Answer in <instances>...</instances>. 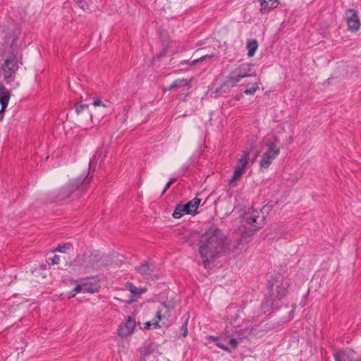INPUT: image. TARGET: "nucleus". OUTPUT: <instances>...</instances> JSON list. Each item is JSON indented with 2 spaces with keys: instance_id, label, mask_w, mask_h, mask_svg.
<instances>
[{
  "instance_id": "38",
  "label": "nucleus",
  "mask_w": 361,
  "mask_h": 361,
  "mask_svg": "<svg viewBox=\"0 0 361 361\" xmlns=\"http://www.w3.org/2000/svg\"><path fill=\"white\" fill-rule=\"evenodd\" d=\"M272 207V204H267L264 207V209H265L266 207Z\"/></svg>"
},
{
  "instance_id": "13",
  "label": "nucleus",
  "mask_w": 361,
  "mask_h": 361,
  "mask_svg": "<svg viewBox=\"0 0 361 361\" xmlns=\"http://www.w3.org/2000/svg\"><path fill=\"white\" fill-rule=\"evenodd\" d=\"M354 355L353 350L338 351L334 354V358L335 361H355Z\"/></svg>"
},
{
  "instance_id": "36",
  "label": "nucleus",
  "mask_w": 361,
  "mask_h": 361,
  "mask_svg": "<svg viewBox=\"0 0 361 361\" xmlns=\"http://www.w3.org/2000/svg\"><path fill=\"white\" fill-rule=\"evenodd\" d=\"M171 182L169 181L166 184V186H165V188L163 191V193H164L171 186Z\"/></svg>"
},
{
  "instance_id": "9",
  "label": "nucleus",
  "mask_w": 361,
  "mask_h": 361,
  "mask_svg": "<svg viewBox=\"0 0 361 361\" xmlns=\"http://www.w3.org/2000/svg\"><path fill=\"white\" fill-rule=\"evenodd\" d=\"M99 290V286L97 282H91L87 279L84 280L78 284L73 290L70 292L69 298H73L77 293H94Z\"/></svg>"
},
{
  "instance_id": "29",
  "label": "nucleus",
  "mask_w": 361,
  "mask_h": 361,
  "mask_svg": "<svg viewBox=\"0 0 361 361\" xmlns=\"http://www.w3.org/2000/svg\"><path fill=\"white\" fill-rule=\"evenodd\" d=\"M76 3L83 11L89 9V4L86 0H77Z\"/></svg>"
},
{
  "instance_id": "11",
  "label": "nucleus",
  "mask_w": 361,
  "mask_h": 361,
  "mask_svg": "<svg viewBox=\"0 0 361 361\" xmlns=\"http://www.w3.org/2000/svg\"><path fill=\"white\" fill-rule=\"evenodd\" d=\"M345 18L349 30L356 32L360 30L361 23L356 10L353 8L348 9L345 12Z\"/></svg>"
},
{
  "instance_id": "3",
  "label": "nucleus",
  "mask_w": 361,
  "mask_h": 361,
  "mask_svg": "<svg viewBox=\"0 0 361 361\" xmlns=\"http://www.w3.org/2000/svg\"><path fill=\"white\" fill-rule=\"evenodd\" d=\"M252 67L253 65L248 63H242L238 65L226 78L224 84L228 87H234L241 79L255 76L256 73L252 71Z\"/></svg>"
},
{
  "instance_id": "26",
  "label": "nucleus",
  "mask_w": 361,
  "mask_h": 361,
  "mask_svg": "<svg viewBox=\"0 0 361 361\" xmlns=\"http://www.w3.org/2000/svg\"><path fill=\"white\" fill-rule=\"evenodd\" d=\"M212 57H213V56L205 55V56H203L197 59H195L192 61L185 62V63L189 64L190 66H195V65L197 64L198 63L204 61L207 59L212 58Z\"/></svg>"
},
{
  "instance_id": "25",
  "label": "nucleus",
  "mask_w": 361,
  "mask_h": 361,
  "mask_svg": "<svg viewBox=\"0 0 361 361\" xmlns=\"http://www.w3.org/2000/svg\"><path fill=\"white\" fill-rule=\"evenodd\" d=\"M71 245L69 243L59 245L58 247L54 250V252L65 253L68 250L71 248Z\"/></svg>"
},
{
  "instance_id": "24",
  "label": "nucleus",
  "mask_w": 361,
  "mask_h": 361,
  "mask_svg": "<svg viewBox=\"0 0 361 361\" xmlns=\"http://www.w3.org/2000/svg\"><path fill=\"white\" fill-rule=\"evenodd\" d=\"M185 214H186V212L183 208V205L178 204L173 212L172 216L175 219H178L183 216Z\"/></svg>"
},
{
  "instance_id": "20",
  "label": "nucleus",
  "mask_w": 361,
  "mask_h": 361,
  "mask_svg": "<svg viewBox=\"0 0 361 361\" xmlns=\"http://www.w3.org/2000/svg\"><path fill=\"white\" fill-rule=\"evenodd\" d=\"M250 154V152L249 150L243 151L242 157L238 160L236 166L245 169L248 164Z\"/></svg>"
},
{
  "instance_id": "1",
  "label": "nucleus",
  "mask_w": 361,
  "mask_h": 361,
  "mask_svg": "<svg viewBox=\"0 0 361 361\" xmlns=\"http://www.w3.org/2000/svg\"><path fill=\"white\" fill-rule=\"evenodd\" d=\"M225 235L219 228H209L199 242V252L205 264L217 257L222 251Z\"/></svg>"
},
{
  "instance_id": "28",
  "label": "nucleus",
  "mask_w": 361,
  "mask_h": 361,
  "mask_svg": "<svg viewBox=\"0 0 361 361\" xmlns=\"http://www.w3.org/2000/svg\"><path fill=\"white\" fill-rule=\"evenodd\" d=\"M259 87H258V84L257 83H254L252 85V86L250 88H247L244 92L245 94H254L256 91L258 90Z\"/></svg>"
},
{
  "instance_id": "12",
  "label": "nucleus",
  "mask_w": 361,
  "mask_h": 361,
  "mask_svg": "<svg viewBox=\"0 0 361 361\" xmlns=\"http://www.w3.org/2000/svg\"><path fill=\"white\" fill-rule=\"evenodd\" d=\"M10 92L2 83H0V122L4 116L5 110L10 99Z\"/></svg>"
},
{
  "instance_id": "30",
  "label": "nucleus",
  "mask_w": 361,
  "mask_h": 361,
  "mask_svg": "<svg viewBox=\"0 0 361 361\" xmlns=\"http://www.w3.org/2000/svg\"><path fill=\"white\" fill-rule=\"evenodd\" d=\"M88 108V104H77L75 106V111L78 114L81 113L83 110Z\"/></svg>"
},
{
  "instance_id": "5",
  "label": "nucleus",
  "mask_w": 361,
  "mask_h": 361,
  "mask_svg": "<svg viewBox=\"0 0 361 361\" xmlns=\"http://www.w3.org/2000/svg\"><path fill=\"white\" fill-rule=\"evenodd\" d=\"M170 316L171 307L162 303L159 306L154 319L152 321H149L144 324V329L161 328L166 324Z\"/></svg>"
},
{
  "instance_id": "21",
  "label": "nucleus",
  "mask_w": 361,
  "mask_h": 361,
  "mask_svg": "<svg viewBox=\"0 0 361 361\" xmlns=\"http://www.w3.org/2000/svg\"><path fill=\"white\" fill-rule=\"evenodd\" d=\"M258 48V42L256 39L248 40L247 42V56L252 57L255 55Z\"/></svg>"
},
{
  "instance_id": "37",
  "label": "nucleus",
  "mask_w": 361,
  "mask_h": 361,
  "mask_svg": "<svg viewBox=\"0 0 361 361\" xmlns=\"http://www.w3.org/2000/svg\"><path fill=\"white\" fill-rule=\"evenodd\" d=\"M176 180V178L171 179L169 181L171 182V184H173Z\"/></svg>"
},
{
  "instance_id": "8",
  "label": "nucleus",
  "mask_w": 361,
  "mask_h": 361,
  "mask_svg": "<svg viewBox=\"0 0 361 361\" xmlns=\"http://www.w3.org/2000/svg\"><path fill=\"white\" fill-rule=\"evenodd\" d=\"M74 267H78V271H87L90 269H97L99 267L97 264V256L92 254H85L78 255L74 263Z\"/></svg>"
},
{
  "instance_id": "33",
  "label": "nucleus",
  "mask_w": 361,
  "mask_h": 361,
  "mask_svg": "<svg viewBox=\"0 0 361 361\" xmlns=\"http://www.w3.org/2000/svg\"><path fill=\"white\" fill-rule=\"evenodd\" d=\"M264 154H267L269 157H273V158H276L279 154H275V152L272 150L268 149L267 152L264 153Z\"/></svg>"
},
{
  "instance_id": "22",
  "label": "nucleus",
  "mask_w": 361,
  "mask_h": 361,
  "mask_svg": "<svg viewBox=\"0 0 361 361\" xmlns=\"http://www.w3.org/2000/svg\"><path fill=\"white\" fill-rule=\"evenodd\" d=\"M279 142V139L274 137L272 141L269 142L266 145V147H267V149L274 151L275 154H279L280 147L278 146Z\"/></svg>"
},
{
  "instance_id": "23",
  "label": "nucleus",
  "mask_w": 361,
  "mask_h": 361,
  "mask_svg": "<svg viewBox=\"0 0 361 361\" xmlns=\"http://www.w3.org/2000/svg\"><path fill=\"white\" fill-rule=\"evenodd\" d=\"M274 158L269 157L267 154H263L260 160L259 164L262 168L267 169L272 163Z\"/></svg>"
},
{
  "instance_id": "16",
  "label": "nucleus",
  "mask_w": 361,
  "mask_h": 361,
  "mask_svg": "<svg viewBox=\"0 0 361 361\" xmlns=\"http://www.w3.org/2000/svg\"><path fill=\"white\" fill-rule=\"evenodd\" d=\"M201 202V200L200 198H194L185 204L183 205L184 209H185L186 214H195L198 206Z\"/></svg>"
},
{
  "instance_id": "27",
  "label": "nucleus",
  "mask_w": 361,
  "mask_h": 361,
  "mask_svg": "<svg viewBox=\"0 0 361 361\" xmlns=\"http://www.w3.org/2000/svg\"><path fill=\"white\" fill-rule=\"evenodd\" d=\"M47 263L49 265L59 264L60 263V256L55 255L52 257H49Z\"/></svg>"
},
{
  "instance_id": "10",
  "label": "nucleus",
  "mask_w": 361,
  "mask_h": 361,
  "mask_svg": "<svg viewBox=\"0 0 361 361\" xmlns=\"http://www.w3.org/2000/svg\"><path fill=\"white\" fill-rule=\"evenodd\" d=\"M136 320L134 314L127 317L125 321L122 322L118 329V334L121 338H126L134 333L136 327Z\"/></svg>"
},
{
  "instance_id": "31",
  "label": "nucleus",
  "mask_w": 361,
  "mask_h": 361,
  "mask_svg": "<svg viewBox=\"0 0 361 361\" xmlns=\"http://www.w3.org/2000/svg\"><path fill=\"white\" fill-rule=\"evenodd\" d=\"M92 104H93L94 106H101L104 107V108L107 107V105H106L105 103H104V102H103L101 99H97L94 100V102H93Z\"/></svg>"
},
{
  "instance_id": "35",
  "label": "nucleus",
  "mask_w": 361,
  "mask_h": 361,
  "mask_svg": "<svg viewBox=\"0 0 361 361\" xmlns=\"http://www.w3.org/2000/svg\"><path fill=\"white\" fill-rule=\"evenodd\" d=\"M216 345L224 350H228V348L221 342L217 343Z\"/></svg>"
},
{
  "instance_id": "32",
  "label": "nucleus",
  "mask_w": 361,
  "mask_h": 361,
  "mask_svg": "<svg viewBox=\"0 0 361 361\" xmlns=\"http://www.w3.org/2000/svg\"><path fill=\"white\" fill-rule=\"evenodd\" d=\"M229 344L231 345L233 348H235L238 346V341L235 338H231L229 341Z\"/></svg>"
},
{
  "instance_id": "19",
  "label": "nucleus",
  "mask_w": 361,
  "mask_h": 361,
  "mask_svg": "<svg viewBox=\"0 0 361 361\" xmlns=\"http://www.w3.org/2000/svg\"><path fill=\"white\" fill-rule=\"evenodd\" d=\"M245 172V169L236 166L234 170L233 178L229 180V185L231 186H235V182L241 178Z\"/></svg>"
},
{
  "instance_id": "34",
  "label": "nucleus",
  "mask_w": 361,
  "mask_h": 361,
  "mask_svg": "<svg viewBox=\"0 0 361 361\" xmlns=\"http://www.w3.org/2000/svg\"><path fill=\"white\" fill-rule=\"evenodd\" d=\"M181 330L183 331V337H186L188 335V329H187L186 324L183 325L181 326Z\"/></svg>"
},
{
  "instance_id": "2",
  "label": "nucleus",
  "mask_w": 361,
  "mask_h": 361,
  "mask_svg": "<svg viewBox=\"0 0 361 361\" xmlns=\"http://www.w3.org/2000/svg\"><path fill=\"white\" fill-rule=\"evenodd\" d=\"M289 285V279L281 276H277L271 285V291L273 298L266 300L262 304L263 310L266 307H272L275 301L280 300L285 297Z\"/></svg>"
},
{
  "instance_id": "14",
  "label": "nucleus",
  "mask_w": 361,
  "mask_h": 361,
  "mask_svg": "<svg viewBox=\"0 0 361 361\" xmlns=\"http://www.w3.org/2000/svg\"><path fill=\"white\" fill-rule=\"evenodd\" d=\"M260 2L261 8L260 11L262 13H268L273 8L278 6L279 2L277 0H257Z\"/></svg>"
},
{
  "instance_id": "15",
  "label": "nucleus",
  "mask_w": 361,
  "mask_h": 361,
  "mask_svg": "<svg viewBox=\"0 0 361 361\" xmlns=\"http://www.w3.org/2000/svg\"><path fill=\"white\" fill-rule=\"evenodd\" d=\"M152 267V265L146 263V264H141L139 267H137L136 269L141 274L145 275L147 280H149V279L153 280L154 278L156 276V275L152 274L153 269Z\"/></svg>"
},
{
  "instance_id": "7",
  "label": "nucleus",
  "mask_w": 361,
  "mask_h": 361,
  "mask_svg": "<svg viewBox=\"0 0 361 361\" xmlns=\"http://www.w3.org/2000/svg\"><path fill=\"white\" fill-rule=\"evenodd\" d=\"M243 219L245 223L251 226L255 231H257L264 226L265 216L262 210L249 208L245 212Z\"/></svg>"
},
{
  "instance_id": "4",
  "label": "nucleus",
  "mask_w": 361,
  "mask_h": 361,
  "mask_svg": "<svg viewBox=\"0 0 361 361\" xmlns=\"http://www.w3.org/2000/svg\"><path fill=\"white\" fill-rule=\"evenodd\" d=\"M90 180H87V177H79L73 180L66 186L61 189L59 194L60 200H64L70 196L74 191H78L79 195H81L87 189Z\"/></svg>"
},
{
  "instance_id": "17",
  "label": "nucleus",
  "mask_w": 361,
  "mask_h": 361,
  "mask_svg": "<svg viewBox=\"0 0 361 361\" xmlns=\"http://www.w3.org/2000/svg\"><path fill=\"white\" fill-rule=\"evenodd\" d=\"M126 288L128 290L133 298H137L142 294L146 292L147 288H137L134 284L131 282H127L126 283Z\"/></svg>"
},
{
  "instance_id": "6",
  "label": "nucleus",
  "mask_w": 361,
  "mask_h": 361,
  "mask_svg": "<svg viewBox=\"0 0 361 361\" xmlns=\"http://www.w3.org/2000/svg\"><path fill=\"white\" fill-rule=\"evenodd\" d=\"M18 69L16 56L11 53L5 59L0 70V77L3 78L6 83L13 81L15 74Z\"/></svg>"
},
{
  "instance_id": "18",
  "label": "nucleus",
  "mask_w": 361,
  "mask_h": 361,
  "mask_svg": "<svg viewBox=\"0 0 361 361\" xmlns=\"http://www.w3.org/2000/svg\"><path fill=\"white\" fill-rule=\"evenodd\" d=\"M192 79H178L176 80L166 90H172L177 87H183L187 90L190 88V82Z\"/></svg>"
}]
</instances>
